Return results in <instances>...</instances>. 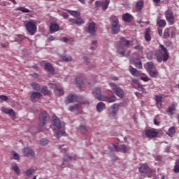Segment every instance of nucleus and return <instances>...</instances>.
Wrapping results in <instances>:
<instances>
[{
    "label": "nucleus",
    "instance_id": "1",
    "mask_svg": "<svg viewBox=\"0 0 179 179\" xmlns=\"http://www.w3.org/2000/svg\"><path fill=\"white\" fill-rule=\"evenodd\" d=\"M92 94L95 99H97V100H99L101 101H107V103H114V101H117V96L115 95L108 97L106 96L101 95V90L99 87L94 88L92 90Z\"/></svg>",
    "mask_w": 179,
    "mask_h": 179
},
{
    "label": "nucleus",
    "instance_id": "2",
    "mask_svg": "<svg viewBox=\"0 0 179 179\" xmlns=\"http://www.w3.org/2000/svg\"><path fill=\"white\" fill-rule=\"evenodd\" d=\"M134 45V42L131 41H127L125 38H121L120 42L117 44V50L120 55L124 57L125 55V48Z\"/></svg>",
    "mask_w": 179,
    "mask_h": 179
},
{
    "label": "nucleus",
    "instance_id": "3",
    "mask_svg": "<svg viewBox=\"0 0 179 179\" xmlns=\"http://www.w3.org/2000/svg\"><path fill=\"white\" fill-rule=\"evenodd\" d=\"M112 20L111 23V29L113 34H118L120 33V29H121V24H120V21L118 20V17L115 15H112L110 17Z\"/></svg>",
    "mask_w": 179,
    "mask_h": 179
},
{
    "label": "nucleus",
    "instance_id": "4",
    "mask_svg": "<svg viewBox=\"0 0 179 179\" xmlns=\"http://www.w3.org/2000/svg\"><path fill=\"white\" fill-rule=\"evenodd\" d=\"M24 26L27 29V31L30 34V36H34V33L37 31V26L33 20L24 22Z\"/></svg>",
    "mask_w": 179,
    "mask_h": 179
},
{
    "label": "nucleus",
    "instance_id": "5",
    "mask_svg": "<svg viewBox=\"0 0 179 179\" xmlns=\"http://www.w3.org/2000/svg\"><path fill=\"white\" fill-rule=\"evenodd\" d=\"M109 86L111 87L113 93L117 96L120 99H122L124 97V90H122L121 87L117 86L115 83H109Z\"/></svg>",
    "mask_w": 179,
    "mask_h": 179
},
{
    "label": "nucleus",
    "instance_id": "6",
    "mask_svg": "<svg viewBox=\"0 0 179 179\" xmlns=\"http://www.w3.org/2000/svg\"><path fill=\"white\" fill-rule=\"evenodd\" d=\"M108 149L111 150V152H122V153H127L128 150V148H127L126 145H120L118 146L117 144L109 145Z\"/></svg>",
    "mask_w": 179,
    "mask_h": 179
},
{
    "label": "nucleus",
    "instance_id": "7",
    "mask_svg": "<svg viewBox=\"0 0 179 179\" xmlns=\"http://www.w3.org/2000/svg\"><path fill=\"white\" fill-rule=\"evenodd\" d=\"M48 121H50V118L48 117V114L47 112H42L39 115V129L41 131V129L44 125L48 124Z\"/></svg>",
    "mask_w": 179,
    "mask_h": 179
},
{
    "label": "nucleus",
    "instance_id": "8",
    "mask_svg": "<svg viewBox=\"0 0 179 179\" xmlns=\"http://www.w3.org/2000/svg\"><path fill=\"white\" fill-rule=\"evenodd\" d=\"M138 171L140 173H142L143 174H146V173H149V174L148 175V177H149L150 178V177H152V174H153V173H155V170L150 168L149 166L148 165V164H144L141 165L138 168Z\"/></svg>",
    "mask_w": 179,
    "mask_h": 179
},
{
    "label": "nucleus",
    "instance_id": "9",
    "mask_svg": "<svg viewBox=\"0 0 179 179\" xmlns=\"http://www.w3.org/2000/svg\"><path fill=\"white\" fill-rule=\"evenodd\" d=\"M165 17L169 24H174V13H173V10L170 9L166 10Z\"/></svg>",
    "mask_w": 179,
    "mask_h": 179
},
{
    "label": "nucleus",
    "instance_id": "10",
    "mask_svg": "<svg viewBox=\"0 0 179 179\" xmlns=\"http://www.w3.org/2000/svg\"><path fill=\"white\" fill-rule=\"evenodd\" d=\"M95 5L96 8H102V10H107L108 5H110V0L103 1H96Z\"/></svg>",
    "mask_w": 179,
    "mask_h": 179
},
{
    "label": "nucleus",
    "instance_id": "11",
    "mask_svg": "<svg viewBox=\"0 0 179 179\" xmlns=\"http://www.w3.org/2000/svg\"><path fill=\"white\" fill-rule=\"evenodd\" d=\"M52 122L53 126L55 128H57V129H61V128H64V127H65V122L59 120L57 116H53Z\"/></svg>",
    "mask_w": 179,
    "mask_h": 179
},
{
    "label": "nucleus",
    "instance_id": "12",
    "mask_svg": "<svg viewBox=\"0 0 179 179\" xmlns=\"http://www.w3.org/2000/svg\"><path fill=\"white\" fill-rule=\"evenodd\" d=\"M87 32L91 36H94V34L96 33V22H92L88 24Z\"/></svg>",
    "mask_w": 179,
    "mask_h": 179
},
{
    "label": "nucleus",
    "instance_id": "13",
    "mask_svg": "<svg viewBox=\"0 0 179 179\" xmlns=\"http://www.w3.org/2000/svg\"><path fill=\"white\" fill-rule=\"evenodd\" d=\"M22 153H23L24 156H27L28 157H34V151L33 150V149L28 148V147L22 149Z\"/></svg>",
    "mask_w": 179,
    "mask_h": 179
},
{
    "label": "nucleus",
    "instance_id": "14",
    "mask_svg": "<svg viewBox=\"0 0 179 179\" xmlns=\"http://www.w3.org/2000/svg\"><path fill=\"white\" fill-rule=\"evenodd\" d=\"M59 31V24L56 22H52L50 26V34H54L57 31Z\"/></svg>",
    "mask_w": 179,
    "mask_h": 179
},
{
    "label": "nucleus",
    "instance_id": "15",
    "mask_svg": "<svg viewBox=\"0 0 179 179\" xmlns=\"http://www.w3.org/2000/svg\"><path fill=\"white\" fill-rule=\"evenodd\" d=\"M70 23L71 24H76L77 26H82V24H85V21L80 17H78L77 19L75 18H71L69 19Z\"/></svg>",
    "mask_w": 179,
    "mask_h": 179
},
{
    "label": "nucleus",
    "instance_id": "16",
    "mask_svg": "<svg viewBox=\"0 0 179 179\" xmlns=\"http://www.w3.org/2000/svg\"><path fill=\"white\" fill-rule=\"evenodd\" d=\"M117 111H118V103H114L110 108V117H115Z\"/></svg>",
    "mask_w": 179,
    "mask_h": 179
},
{
    "label": "nucleus",
    "instance_id": "17",
    "mask_svg": "<svg viewBox=\"0 0 179 179\" xmlns=\"http://www.w3.org/2000/svg\"><path fill=\"white\" fill-rule=\"evenodd\" d=\"M155 57L157 58V62H162L164 61V53L160 50H158L155 52Z\"/></svg>",
    "mask_w": 179,
    "mask_h": 179
},
{
    "label": "nucleus",
    "instance_id": "18",
    "mask_svg": "<svg viewBox=\"0 0 179 179\" xmlns=\"http://www.w3.org/2000/svg\"><path fill=\"white\" fill-rule=\"evenodd\" d=\"M145 135L148 138H155L157 136V132L155 129H148L145 131Z\"/></svg>",
    "mask_w": 179,
    "mask_h": 179
},
{
    "label": "nucleus",
    "instance_id": "19",
    "mask_svg": "<svg viewBox=\"0 0 179 179\" xmlns=\"http://www.w3.org/2000/svg\"><path fill=\"white\" fill-rule=\"evenodd\" d=\"M162 100H163V96H162L161 95L155 96V101H156L157 108H162Z\"/></svg>",
    "mask_w": 179,
    "mask_h": 179
},
{
    "label": "nucleus",
    "instance_id": "20",
    "mask_svg": "<svg viewBox=\"0 0 179 179\" xmlns=\"http://www.w3.org/2000/svg\"><path fill=\"white\" fill-rule=\"evenodd\" d=\"M129 71L133 76H139L141 75V72H139L136 69L132 67V66H129Z\"/></svg>",
    "mask_w": 179,
    "mask_h": 179
},
{
    "label": "nucleus",
    "instance_id": "21",
    "mask_svg": "<svg viewBox=\"0 0 179 179\" xmlns=\"http://www.w3.org/2000/svg\"><path fill=\"white\" fill-rule=\"evenodd\" d=\"M159 47L162 50L161 51H163L164 52V62H166V61L169 59V54H167V48H166V47H164V45H160Z\"/></svg>",
    "mask_w": 179,
    "mask_h": 179
},
{
    "label": "nucleus",
    "instance_id": "22",
    "mask_svg": "<svg viewBox=\"0 0 179 179\" xmlns=\"http://www.w3.org/2000/svg\"><path fill=\"white\" fill-rule=\"evenodd\" d=\"M122 20L129 23L132 20V15L128 13L122 15Z\"/></svg>",
    "mask_w": 179,
    "mask_h": 179
},
{
    "label": "nucleus",
    "instance_id": "23",
    "mask_svg": "<svg viewBox=\"0 0 179 179\" xmlns=\"http://www.w3.org/2000/svg\"><path fill=\"white\" fill-rule=\"evenodd\" d=\"M45 70L49 73H54V67L50 63L45 64Z\"/></svg>",
    "mask_w": 179,
    "mask_h": 179
},
{
    "label": "nucleus",
    "instance_id": "24",
    "mask_svg": "<svg viewBox=\"0 0 179 179\" xmlns=\"http://www.w3.org/2000/svg\"><path fill=\"white\" fill-rule=\"evenodd\" d=\"M11 170L14 171V173H16L17 176H20V168L17 166V164H11Z\"/></svg>",
    "mask_w": 179,
    "mask_h": 179
},
{
    "label": "nucleus",
    "instance_id": "25",
    "mask_svg": "<svg viewBox=\"0 0 179 179\" xmlns=\"http://www.w3.org/2000/svg\"><path fill=\"white\" fill-rule=\"evenodd\" d=\"M96 110L98 113H101V111H103V110H106V104H104V103L103 102H99L96 105Z\"/></svg>",
    "mask_w": 179,
    "mask_h": 179
},
{
    "label": "nucleus",
    "instance_id": "26",
    "mask_svg": "<svg viewBox=\"0 0 179 179\" xmlns=\"http://www.w3.org/2000/svg\"><path fill=\"white\" fill-rule=\"evenodd\" d=\"M43 94L41 92H34L31 95V99L34 100V99H41Z\"/></svg>",
    "mask_w": 179,
    "mask_h": 179
},
{
    "label": "nucleus",
    "instance_id": "27",
    "mask_svg": "<svg viewBox=\"0 0 179 179\" xmlns=\"http://www.w3.org/2000/svg\"><path fill=\"white\" fill-rule=\"evenodd\" d=\"M78 97L73 94H70L67 96L66 100L68 103H75Z\"/></svg>",
    "mask_w": 179,
    "mask_h": 179
},
{
    "label": "nucleus",
    "instance_id": "28",
    "mask_svg": "<svg viewBox=\"0 0 179 179\" xmlns=\"http://www.w3.org/2000/svg\"><path fill=\"white\" fill-rule=\"evenodd\" d=\"M2 111L5 114H8V115L15 116V112L13 111V109L3 108Z\"/></svg>",
    "mask_w": 179,
    "mask_h": 179
},
{
    "label": "nucleus",
    "instance_id": "29",
    "mask_svg": "<svg viewBox=\"0 0 179 179\" xmlns=\"http://www.w3.org/2000/svg\"><path fill=\"white\" fill-rule=\"evenodd\" d=\"M136 68H138V69H142V61L140 60V59H136L134 62Z\"/></svg>",
    "mask_w": 179,
    "mask_h": 179
},
{
    "label": "nucleus",
    "instance_id": "30",
    "mask_svg": "<svg viewBox=\"0 0 179 179\" xmlns=\"http://www.w3.org/2000/svg\"><path fill=\"white\" fill-rule=\"evenodd\" d=\"M55 93L57 94V96H62L64 93V89L56 87L55 89Z\"/></svg>",
    "mask_w": 179,
    "mask_h": 179
},
{
    "label": "nucleus",
    "instance_id": "31",
    "mask_svg": "<svg viewBox=\"0 0 179 179\" xmlns=\"http://www.w3.org/2000/svg\"><path fill=\"white\" fill-rule=\"evenodd\" d=\"M157 24L159 27H166V24H167L164 20H157Z\"/></svg>",
    "mask_w": 179,
    "mask_h": 179
},
{
    "label": "nucleus",
    "instance_id": "32",
    "mask_svg": "<svg viewBox=\"0 0 179 179\" xmlns=\"http://www.w3.org/2000/svg\"><path fill=\"white\" fill-rule=\"evenodd\" d=\"M173 172L176 174H178V173H179V159H177L175 162V166H174V168H173Z\"/></svg>",
    "mask_w": 179,
    "mask_h": 179
},
{
    "label": "nucleus",
    "instance_id": "33",
    "mask_svg": "<svg viewBox=\"0 0 179 179\" xmlns=\"http://www.w3.org/2000/svg\"><path fill=\"white\" fill-rule=\"evenodd\" d=\"M145 67L148 71H152V69H153V68L155 67V64H153V62H149L146 63Z\"/></svg>",
    "mask_w": 179,
    "mask_h": 179
},
{
    "label": "nucleus",
    "instance_id": "34",
    "mask_svg": "<svg viewBox=\"0 0 179 179\" xmlns=\"http://www.w3.org/2000/svg\"><path fill=\"white\" fill-rule=\"evenodd\" d=\"M78 131L80 132V134H86V132H87V129L86 128V126L81 124L78 127Z\"/></svg>",
    "mask_w": 179,
    "mask_h": 179
},
{
    "label": "nucleus",
    "instance_id": "35",
    "mask_svg": "<svg viewBox=\"0 0 179 179\" xmlns=\"http://www.w3.org/2000/svg\"><path fill=\"white\" fill-rule=\"evenodd\" d=\"M176 110V106L174 104H172L171 106H169L167 109V113L169 115H173V111H175Z\"/></svg>",
    "mask_w": 179,
    "mask_h": 179
},
{
    "label": "nucleus",
    "instance_id": "36",
    "mask_svg": "<svg viewBox=\"0 0 179 179\" xmlns=\"http://www.w3.org/2000/svg\"><path fill=\"white\" fill-rule=\"evenodd\" d=\"M169 136L173 137L174 134H176V129L174 127H170L168 130V132L166 133Z\"/></svg>",
    "mask_w": 179,
    "mask_h": 179
},
{
    "label": "nucleus",
    "instance_id": "37",
    "mask_svg": "<svg viewBox=\"0 0 179 179\" xmlns=\"http://www.w3.org/2000/svg\"><path fill=\"white\" fill-rule=\"evenodd\" d=\"M136 7L138 9V10H141L142 8H143V1L140 0L137 1Z\"/></svg>",
    "mask_w": 179,
    "mask_h": 179
},
{
    "label": "nucleus",
    "instance_id": "38",
    "mask_svg": "<svg viewBox=\"0 0 179 179\" xmlns=\"http://www.w3.org/2000/svg\"><path fill=\"white\" fill-rule=\"evenodd\" d=\"M68 13H70L71 16H80V13H79L78 11L72 10H66Z\"/></svg>",
    "mask_w": 179,
    "mask_h": 179
},
{
    "label": "nucleus",
    "instance_id": "39",
    "mask_svg": "<svg viewBox=\"0 0 179 179\" xmlns=\"http://www.w3.org/2000/svg\"><path fill=\"white\" fill-rule=\"evenodd\" d=\"M65 135V131H59L55 134V136L57 138V139H59L61 136H64Z\"/></svg>",
    "mask_w": 179,
    "mask_h": 179
},
{
    "label": "nucleus",
    "instance_id": "40",
    "mask_svg": "<svg viewBox=\"0 0 179 179\" xmlns=\"http://www.w3.org/2000/svg\"><path fill=\"white\" fill-rule=\"evenodd\" d=\"M62 59L63 61H65V62H69V61H72V57H71V55H63L62 56Z\"/></svg>",
    "mask_w": 179,
    "mask_h": 179
},
{
    "label": "nucleus",
    "instance_id": "41",
    "mask_svg": "<svg viewBox=\"0 0 179 179\" xmlns=\"http://www.w3.org/2000/svg\"><path fill=\"white\" fill-rule=\"evenodd\" d=\"M80 105L76 104L75 106H71L69 108V111H76L79 110Z\"/></svg>",
    "mask_w": 179,
    "mask_h": 179
},
{
    "label": "nucleus",
    "instance_id": "42",
    "mask_svg": "<svg viewBox=\"0 0 179 179\" xmlns=\"http://www.w3.org/2000/svg\"><path fill=\"white\" fill-rule=\"evenodd\" d=\"M41 93H43L44 96H48V94H50V91H48V88L47 87H43L41 89Z\"/></svg>",
    "mask_w": 179,
    "mask_h": 179
},
{
    "label": "nucleus",
    "instance_id": "43",
    "mask_svg": "<svg viewBox=\"0 0 179 179\" xmlns=\"http://www.w3.org/2000/svg\"><path fill=\"white\" fill-rule=\"evenodd\" d=\"M17 10H20L23 13H30V10L26 8L25 7H18Z\"/></svg>",
    "mask_w": 179,
    "mask_h": 179
},
{
    "label": "nucleus",
    "instance_id": "44",
    "mask_svg": "<svg viewBox=\"0 0 179 179\" xmlns=\"http://www.w3.org/2000/svg\"><path fill=\"white\" fill-rule=\"evenodd\" d=\"M31 86L33 87L34 90H40V85L37 83H32Z\"/></svg>",
    "mask_w": 179,
    "mask_h": 179
},
{
    "label": "nucleus",
    "instance_id": "45",
    "mask_svg": "<svg viewBox=\"0 0 179 179\" xmlns=\"http://www.w3.org/2000/svg\"><path fill=\"white\" fill-rule=\"evenodd\" d=\"M26 176L30 177V176L34 174V170L33 169H29L25 171Z\"/></svg>",
    "mask_w": 179,
    "mask_h": 179
},
{
    "label": "nucleus",
    "instance_id": "46",
    "mask_svg": "<svg viewBox=\"0 0 179 179\" xmlns=\"http://www.w3.org/2000/svg\"><path fill=\"white\" fill-rule=\"evenodd\" d=\"M75 82L77 86H78V87H82L83 85V82L80 78H76Z\"/></svg>",
    "mask_w": 179,
    "mask_h": 179
},
{
    "label": "nucleus",
    "instance_id": "47",
    "mask_svg": "<svg viewBox=\"0 0 179 179\" xmlns=\"http://www.w3.org/2000/svg\"><path fill=\"white\" fill-rule=\"evenodd\" d=\"M59 148L60 149L61 152H63V153H66L68 152V148L66 145H59Z\"/></svg>",
    "mask_w": 179,
    "mask_h": 179
},
{
    "label": "nucleus",
    "instance_id": "48",
    "mask_svg": "<svg viewBox=\"0 0 179 179\" xmlns=\"http://www.w3.org/2000/svg\"><path fill=\"white\" fill-rule=\"evenodd\" d=\"M148 73L151 78H156L157 76V71L150 70L148 71Z\"/></svg>",
    "mask_w": 179,
    "mask_h": 179
},
{
    "label": "nucleus",
    "instance_id": "49",
    "mask_svg": "<svg viewBox=\"0 0 179 179\" xmlns=\"http://www.w3.org/2000/svg\"><path fill=\"white\" fill-rule=\"evenodd\" d=\"M48 139L47 138H42L40 141V144L42 145V146H45V145H48Z\"/></svg>",
    "mask_w": 179,
    "mask_h": 179
},
{
    "label": "nucleus",
    "instance_id": "50",
    "mask_svg": "<svg viewBox=\"0 0 179 179\" xmlns=\"http://www.w3.org/2000/svg\"><path fill=\"white\" fill-rule=\"evenodd\" d=\"M8 100V96L5 95H0V101H6Z\"/></svg>",
    "mask_w": 179,
    "mask_h": 179
},
{
    "label": "nucleus",
    "instance_id": "51",
    "mask_svg": "<svg viewBox=\"0 0 179 179\" xmlns=\"http://www.w3.org/2000/svg\"><path fill=\"white\" fill-rule=\"evenodd\" d=\"M145 39L146 40V41H150L151 40L150 35L148 32H146L145 34Z\"/></svg>",
    "mask_w": 179,
    "mask_h": 179
},
{
    "label": "nucleus",
    "instance_id": "52",
    "mask_svg": "<svg viewBox=\"0 0 179 179\" xmlns=\"http://www.w3.org/2000/svg\"><path fill=\"white\" fill-rule=\"evenodd\" d=\"M153 58V55L151 52L147 53V59L150 61Z\"/></svg>",
    "mask_w": 179,
    "mask_h": 179
},
{
    "label": "nucleus",
    "instance_id": "53",
    "mask_svg": "<svg viewBox=\"0 0 179 179\" xmlns=\"http://www.w3.org/2000/svg\"><path fill=\"white\" fill-rule=\"evenodd\" d=\"M138 92H142V93H143V92H145V88H143L142 85H138Z\"/></svg>",
    "mask_w": 179,
    "mask_h": 179
},
{
    "label": "nucleus",
    "instance_id": "54",
    "mask_svg": "<svg viewBox=\"0 0 179 179\" xmlns=\"http://www.w3.org/2000/svg\"><path fill=\"white\" fill-rule=\"evenodd\" d=\"M169 36H170V34L169 33V31H164V38H167Z\"/></svg>",
    "mask_w": 179,
    "mask_h": 179
},
{
    "label": "nucleus",
    "instance_id": "55",
    "mask_svg": "<svg viewBox=\"0 0 179 179\" xmlns=\"http://www.w3.org/2000/svg\"><path fill=\"white\" fill-rule=\"evenodd\" d=\"M141 80H143V82H149V78L147 76L141 77Z\"/></svg>",
    "mask_w": 179,
    "mask_h": 179
},
{
    "label": "nucleus",
    "instance_id": "56",
    "mask_svg": "<svg viewBox=\"0 0 179 179\" xmlns=\"http://www.w3.org/2000/svg\"><path fill=\"white\" fill-rule=\"evenodd\" d=\"M62 15L63 16V17H64V19H68V17H69V15H68V13H62Z\"/></svg>",
    "mask_w": 179,
    "mask_h": 179
},
{
    "label": "nucleus",
    "instance_id": "57",
    "mask_svg": "<svg viewBox=\"0 0 179 179\" xmlns=\"http://www.w3.org/2000/svg\"><path fill=\"white\" fill-rule=\"evenodd\" d=\"M48 40L49 41H55V38L54 36H50L48 38Z\"/></svg>",
    "mask_w": 179,
    "mask_h": 179
},
{
    "label": "nucleus",
    "instance_id": "58",
    "mask_svg": "<svg viewBox=\"0 0 179 179\" xmlns=\"http://www.w3.org/2000/svg\"><path fill=\"white\" fill-rule=\"evenodd\" d=\"M60 41H63V43H66L68 41V38L64 37L60 38Z\"/></svg>",
    "mask_w": 179,
    "mask_h": 179
},
{
    "label": "nucleus",
    "instance_id": "59",
    "mask_svg": "<svg viewBox=\"0 0 179 179\" xmlns=\"http://www.w3.org/2000/svg\"><path fill=\"white\" fill-rule=\"evenodd\" d=\"M158 34L162 37L163 36V30L162 29H158Z\"/></svg>",
    "mask_w": 179,
    "mask_h": 179
},
{
    "label": "nucleus",
    "instance_id": "60",
    "mask_svg": "<svg viewBox=\"0 0 179 179\" xmlns=\"http://www.w3.org/2000/svg\"><path fill=\"white\" fill-rule=\"evenodd\" d=\"M1 47H3V48H8L9 45L8 43H1Z\"/></svg>",
    "mask_w": 179,
    "mask_h": 179
},
{
    "label": "nucleus",
    "instance_id": "61",
    "mask_svg": "<svg viewBox=\"0 0 179 179\" xmlns=\"http://www.w3.org/2000/svg\"><path fill=\"white\" fill-rule=\"evenodd\" d=\"M12 155L14 157H19V154H17L16 152L13 151Z\"/></svg>",
    "mask_w": 179,
    "mask_h": 179
},
{
    "label": "nucleus",
    "instance_id": "62",
    "mask_svg": "<svg viewBox=\"0 0 179 179\" xmlns=\"http://www.w3.org/2000/svg\"><path fill=\"white\" fill-rule=\"evenodd\" d=\"M110 78L112 79V80H118V78L115 76H110Z\"/></svg>",
    "mask_w": 179,
    "mask_h": 179
},
{
    "label": "nucleus",
    "instance_id": "63",
    "mask_svg": "<svg viewBox=\"0 0 179 179\" xmlns=\"http://www.w3.org/2000/svg\"><path fill=\"white\" fill-rule=\"evenodd\" d=\"M78 2H80L83 5H85V3H86V0H78Z\"/></svg>",
    "mask_w": 179,
    "mask_h": 179
},
{
    "label": "nucleus",
    "instance_id": "64",
    "mask_svg": "<svg viewBox=\"0 0 179 179\" xmlns=\"http://www.w3.org/2000/svg\"><path fill=\"white\" fill-rule=\"evenodd\" d=\"M154 124L155 125H159V122H157V120H156V119L154 120Z\"/></svg>",
    "mask_w": 179,
    "mask_h": 179
}]
</instances>
